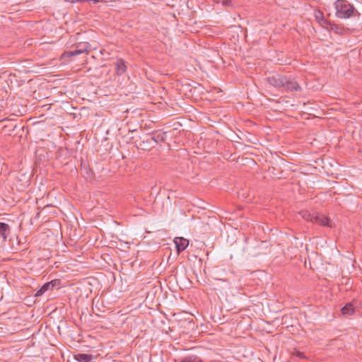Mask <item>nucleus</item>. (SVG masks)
I'll return each instance as SVG.
<instances>
[{
  "label": "nucleus",
  "instance_id": "obj_9",
  "mask_svg": "<svg viewBox=\"0 0 362 362\" xmlns=\"http://www.w3.org/2000/svg\"><path fill=\"white\" fill-rule=\"evenodd\" d=\"M327 28L328 30L333 31L334 33L339 34V35H342L345 31L344 28L343 26H341V25L332 23H330V24H328Z\"/></svg>",
  "mask_w": 362,
  "mask_h": 362
},
{
  "label": "nucleus",
  "instance_id": "obj_16",
  "mask_svg": "<svg viewBox=\"0 0 362 362\" xmlns=\"http://www.w3.org/2000/svg\"><path fill=\"white\" fill-rule=\"evenodd\" d=\"M50 285H51V287L52 288V289L54 288V287H57V286H60L61 285V280L60 279H54V280H52L51 281H49Z\"/></svg>",
  "mask_w": 362,
  "mask_h": 362
},
{
  "label": "nucleus",
  "instance_id": "obj_8",
  "mask_svg": "<svg viewBox=\"0 0 362 362\" xmlns=\"http://www.w3.org/2000/svg\"><path fill=\"white\" fill-rule=\"evenodd\" d=\"M153 147L154 146L153 145V143L148 136L141 141V142L139 144V146H138L139 148H141L144 151H150Z\"/></svg>",
  "mask_w": 362,
  "mask_h": 362
},
{
  "label": "nucleus",
  "instance_id": "obj_13",
  "mask_svg": "<svg viewBox=\"0 0 362 362\" xmlns=\"http://www.w3.org/2000/svg\"><path fill=\"white\" fill-rule=\"evenodd\" d=\"M75 358L79 362H91L93 356L87 354H78L75 355Z\"/></svg>",
  "mask_w": 362,
  "mask_h": 362
},
{
  "label": "nucleus",
  "instance_id": "obj_5",
  "mask_svg": "<svg viewBox=\"0 0 362 362\" xmlns=\"http://www.w3.org/2000/svg\"><path fill=\"white\" fill-rule=\"evenodd\" d=\"M115 71L116 74L119 76L124 74L127 71V65L126 62L122 59H117L115 62Z\"/></svg>",
  "mask_w": 362,
  "mask_h": 362
},
{
  "label": "nucleus",
  "instance_id": "obj_1",
  "mask_svg": "<svg viewBox=\"0 0 362 362\" xmlns=\"http://www.w3.org/2000/svg\"><path fill=\"white\" fill-rule=\"evenodd\" d=\"M268 83L276 88H283L286 92L299 91L301 90L298 82L290 76L274 74L267 78Z\"/></svg>",
  "mask_w": 362,
  "mask_h": 362
},
{
  "label": "nucleus",
  "instance_id": "obj_14",
  "mask_svg": "<svg viewBox=\"0 0 362 362\" xmlns=\"http://www.w3.org/2000/svg\"><path fill=\"white\" fill-rule=\"evenodd\" d=\"M52 291L53 290L51 287V285L49 282L45 283L44 285H42L39 290L37 291V292L35 294V297H39L43 295L46 291Z\"/></svg>",
  "mask_w": 362,
  "mask_h": 362
},
{
  "label": "nucleus",
  "instance_id": "obj_19",
  "mask_svg": "<svg viewBox=\"0 0 362 362\" xmlns=\"http://www.w3.org/2000/svg\"><path fill=\"white\" fill-rule=\"evenodd\" d=\"M296 356L300 358H305L304 354L298 351H296Z\"/></svg>",
  "mask_w": 362,
  "mask_h": 362
},
{
  "label": "nucleus",
  "instance_id": "obj_7",
  "mask_svg": "<svg viewBox=\"0 0 362 362\" xmlns=\"http://www.w3.org/2000/svg\"><path fill=\"white\" fill-rule=\"evenodd\" d=\"M148 137L151 140L152 143L158 144L163 142L165 140L166 134L165 132H156Z\"/></svg>",
  "mask_w": 362,
  "mask_h": 362
},
{
  "label": "nucleus",
  "instance_id": "obj_10",
  "mask_svg": "<svg viewBox=\"0 0 362 362\" xmlns=\"http://www.w3.org/2000/svg\"><path fill=\"white\" fill-rule=\"evenodd\" d=\"M10 233V226L6 223L0 222V235L4 240H6L8 235Z\"/></svg>",
  "mask_w": 362,
  "mask_h": 362
},
{
  "label": "nucleus",
  "instance_id": "obj_12",
  "mask_svg": "<svg viewBox=\"0 0 362 362\" xmlns=\"http://www.w3.org/2000/svg\"><path fill=\"white\" fill-rule=\"evenodd\" d=\"M315 18L317 21V22L323 27H327L328 24H330V22H329L325 17L323 13L318 11L315 15Z\"/></svg>",
  "mask_w": 362,
  "mask_h": 362
},
{
  "label": "nucleus",
  "instance_id": "obj_6",
  "mask_svg": "<svg viewBox=\"0 0 362 362\" xmlns=\"http://www.w3.org/2000/svg\"><path fill=\"white\" fill-rule=\"evenodd\" d=\"M310 221L323 226H330L329 224V219L324 215L314 216L310 218Z\"/></svg>",
  "mask_w": 362,
  "mask_h": 362
},
{
  "label": "nucleus",
  "instance_id": "obj_2",
  "mask_svg": "<svg viewBox=\"0 0 362 362\" xmlns=\"http://www.w3.org/2000/svg\"><path fill=\"white\" fill-rule=\"evenodd\" d=\"M334 7L337 11V16L341 18H349L355 13H358L354 6L346 0H337Z\"/></svg>",
  "mask_w": 362,
  "mask_h": 362
},
{
  "label": "nucleus",
  "instance_id": "obj_3",
  "mask_svg": "<svg viewBox=\"0 0 362 362\" xmlns=\"http://www.w3.org/2000/svg\"><path fill=\"white\" fill-rule=\"evenodd\" d=\"M90 49V45L88 42H82L77 43L76 45L75 49L74 50H68L64 52L62 54L61 58L64 59L65 57H71L74 56L78 55L82 53H87Z\"/></svg>",
  "mask_w": 362,
  "mask_h": 362
},
{
  "label": "nucleus",
  "instance_id": "obj_4",
  "mask_svg": "<svg viewBox=\"0 0 362 362\" xmlns=\"http://www.w3.org/2000/svg\"><path fill=\"white\" fill-rule=\"evenodd\" d=\"M177 254L184 251L189 245V240L182 237H176L174 239Z\"/></svg>",
  "mask_w": 362,
  "mask_h": 362
},
{
  "label": "nucleus",
  "instance_id": "obj_17",
  "mask_svg": "<svg viewBox=\"0 0 362 362\" xmlns=\"http://www.w3.org/2000/svg\"><path fill=\"white\" fill-rule=\"evenodd\" d=\"M182 362H192V356H187L182 360Z\"/></svg>",
  "mask_w": 362,
  "mask_h": 362
},
{
  "label": "nucleus",
  "instance_id": "obj_11",
  "mask_svg": "<svg viewBox=\"0 0 362 362\" xmlns=\"http://www.w3.org/2000/svg\"><path fill=\"white\" fill-rule=\"evenodd\" d=\"M354 303V301L348 303L341 308V313L343 315H350L355 312V307Z\"/></svg>",
  "mask_w": 362,
  "mask_h": 362
},
{
  "label": "nucleus",
  "instance_id": "obj_15",
  "mask_svg": "<svg viewBox=\"0 0 362 362\" xmlns=\"http://www.w3.org/2000/svg\"><path fill=\"white\" fill-rule=\"evenodd\" d=\"M66 2L74 4V3H78V2H84V1H93V3H98L101 0H64Z\"/></svg>",
  "mask_w": 362,
  "mask_h": 362
},
{
  "label": "nucleus",
  "instance_id": "obj_20",
  "mask_svg": "<svg viewBox=\"0 0 362 362\" xmlns=\"http://www.w3.org/2000/svg\"><path fill=\"white\" fill-rule=\"evenodd\" d=\"M231 0H226V1L223 2V4L226 5H229L231 4Z\"/></svg>",
  "mask_w": 362,
  "mask_h": 362
},
{
  "label": "nucleus",
  "instance_id": "obj_18",
  "mask_svg": "<svg viewBox=\"0 0 362 362\" xmlns=\"http://www.w3.org/2000/svg\"><path fill=\"white\" fill-rule=\"evenodd\" d=\"M192 362H203L202 359L197 356H192Z\"/></svg>",
  "mask_w": 362,
  "mask_h": 362
}]
</instances>
